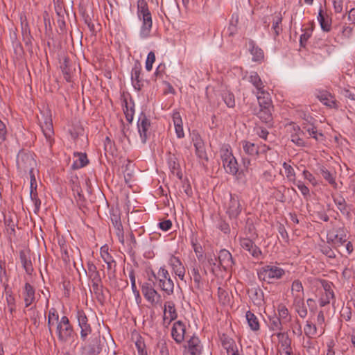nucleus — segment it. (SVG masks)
Masks as SVG:
<instances>
[{"label": "nucleus", "instance_id": "f257e3e1", "mask_svg": "<svg viewBox=\"0 0 355 355\" xmlns=\"http://www.w3.org/2000/svg\"><path fill=\"white\" fill-rule=\"evenodd\" d=\"M284 275L285 270L283 268L273 265H266L257 270L259 279L268 284L282 279Z\"/></svg>", "mask_w": 355, "mask_h": 355}, {"label": "nucleus", "instance_id": "0e129e2a", "mask_svg": "<svg viewBox=\"0 0 355 355\" xmlns=\"http://www.w3.org/2000/svg\"><path fill=\"white\" fill-rule=\"evenodd\" d=\"M4 287L6 292V300L8 306H12L13 304H16L15 298L13 295L11 288H8V284H6Z\"/></svg>", "mask_w": 355, "mask_h": 355}, {"label": "nucleus", "instance_id": "5701e85b", "mask_svg": "<svg viewBox=\"0 0 355 355\" xmlns=\"http://www.w3.org/2000/svg\"><path fill=\"white\" fill-rule=\"evenodd\" d=\"M218 259L220 266L225 270H227L234 264L232 254L225 249L221 250L219 252Z\"/></svg>", "mask_w": 355, "mask_h": 355}, {"label": "nucleus", "instance_id": "39448f33", "mask_svg": "<svg viewBox=\"0 0 355 355\" xmlns=\"http://www.w3.org/2000/svg\"><path fill=\"white\" fill-rule=\"evenodd\" d=\"M17 166L19 170L24 173L31 172L36 166L33 154L30 152L20 150L17 156Z\"/></svg>", "mask_w": 355, "mask_h": 355}, {"label": "nucleus", "instance_id": "cd10ccee", "mask_svg": "<svg viewBox=\"0 0 355 355\" xmlns=\"http://www.w3.org/2000/svg\"><path fill=\"white\" fill-rule=\"evenodd\" d=\"M42 132L47 141L51 144V137L53 135V123L51 116L46 117L44 122L40 125Z\"/></svg>", "mask_w": 355, "mask_h": 355}, {"label": "nucleus", "instance_id": "393cba45", "mask_svg": "<svg viewBox=\"0 0 355 355\" xmlns=\"http://www.w3.org/2000/svg\"><path fill=\"white\" fill-rule=\"evenodd\" d=\"M333 200L343 215L347 216L351 215V206L347 204L345 199L342 196H333Z\"/></svg>", "mask_w": 355, "mask_h": 355}, {"label": "nucleus", "instance_id": "774afa93", "mask_svg": "<svg viewBox=\"0 0 355 355\" xmlns=\"http://www.w3.org/2000/svg\"><path fill=\"white\" fill-rule=\"evenodd\" d=\"M320 250L323 254L326 255L329 258L334 259L336 257L334 251L328 245H322Z\"/></svg>", "mask_w": 355, "mask_h": 355}, {"label": "nucleus", "instance_id": "6e6d98bb", "mask_svg": "<svg viewBox=\"0 0 355 355\" xmlns=\"http://www.w3.org/2000/svg\"><path fill=\"white\" fill-rule=\"evenodd\" d=\"M196 155L202 161L208 162V156L205 150V144L195 146Z\"/></svg>", "mask_w": 355, "mask_h": 355}, {"label": "nucleus", "instance_id": "b1692460", "mask_svg": "<svg viewBox=\"0 0 355 355\" xmlns=\"http://www.w3.org/2000/svg\"><path fill=\"white\" fill-rule=\"evenodd\" d=\"M277 337L279 339V343L282 348L283 351L286 355H291L293 353L291 347V339L287 333L278 332L276 334Z\"/></svg>", "mask_w": 355, "mask_h": 355}, {"label": "nucleus", "instance_id": "338daca9", "mask_svg": "<svg viewBox=\"0 0 355 355\" xmlns=\"http://www.w3.org/2000/svg\"><path fill=\"white\" fill-rule=\"evenodd\" d=\"M135 345L139 355H148L146 345L141 338L136 341Z\"/></svg>", "mask_w": 355, "mask_h": 355}, {"label": "nucleus", "instance_id": "1a4fd4ad", "mask_svg": "<svg viewBox=\"0 0 355 355\" xmlns=\"http://www.w3.org/2000/svg\"><path fill=\"white\" fill-rule=\"evenodd\" d=\"M327 240L334 248L340 247L347 241L346 231L343 228L332 230L327 234Z\"/></svg>", "mask_w": 355, "mask_h": 355}, {"label": "nucleus", "instance_id": "864d4df0", "mask_svg": "<svg viewBox=\"0 0 355 355\" xmlns=\"http://www.w3.org/2000/svg\"><path fill=\"white\" fill-rule=\"evenodd\" d=\"M222 98L228 107H234L235 98L233 93L229 91H225L222 93Z\"/></svg>", "mask_w": 355, "mask_h": 355}, {"label": "nucleus", "instance_id": "e2e57ef3", "mask_svg": "<svg viewBox=\"0 0 355 355\" xmlns=\"http://www.w3.org/2000/svg\"><path fill=\"white\" fill-rule=\"evenodd\" d=\"M62 72L64 75V78L67 82L71 81V71L68 65L67 59H64L63 64L61 65Z\"/></svg>", "mask_w": 355, "mask_h": 355}, {"label": "nucleus", "instance_id": "2eb2a0df", "mask_svg": "<svg viewBox=\"0 0 355 355\" xmlns=\"http://www.w3.org/2000/svg\"><path fill=\"white\" fill-rule=\"evenodd\" d=\"M141 291L146 300L152 304L157 303L161 298V295L149 283L142 285Z\"/></svg>", "mask_w": 355, "mask_h": 355}, {"label": "nucleus", "instance_id": "4d7b16f0", "mask_svg": "<svg viewBox=\"0 0 355 355\" xmlns=\"http://www.w3.org/2000/svg\"><path fill=\"white\" fill-rule=\"evenodd\" d=\"M304 331L308 338H313L317 334L316 325L310 321H306V324L304 328Z\"/></svg>", "mask_w": 355, "mask_h": 355}, {"label": "nucleus", "instance_id": "aec40b11", "mask_svg": "<svg viewBox=\"0 0 355 355\" xmlns=\"http://www.w3.org/2000/svg\"><path fill=\"white\" fill-rule=\"evenodd\" d=\"M168 264L171 267L173 272L177 275L181 280H183L185 275V268L178 257L171 255L169 260Z\"/></svg>", "mask_w": 355, "mask_h": 355}, {"label": "nucleus", "instance_id": "c03bdc74", "mask_svg": "<svg viewBox=\"0 0 355 355\" xmlns=\"http://www.w3.org/2000/svg\"><path fill=\"white\" fill-rule=\"evenodd\" d=\"M277 317L284 324L291 321V316L290 315L288 310L285 305L282 304H279L277 306Z\"/></svg>", "mask_w": 355, "mask_h": 355}, {"label": "nucleus", "instance_id": "ddd939ff", "mask_svg": "<svg viewBox=\"0 0 355 355\" xmlns=\"http://www.w3.org/2000/svg\"><path fill=\"white\" fill-rule=\"evenodd\" d=\"M270 19L272 22V29L274 31V38L276 39V37H278L282 32V27L281 26L282 22V17L280 13H278L277 15L264 17L263 20L266 27L269 26Z\"/></svg>", "mask_w": 355, "mask_h": 355}, {"label": "nucleus", "instance_id": "6e6552de", "mask_svg": "<svg viewBox=\"0 0 355 355\" xmlns=\"http://www.w3.org/2000/svg\"><path fill=\"white\" fill-rule=\"evenodd\" d=\"M319 281L324 291V294L322 295L319 300L320 306L323 307L329 304L330 303V300H333L332 305L334 306L336 299L334 292L332 289L334 286L333 283L326 279H320Z\"/></svg>", "mask_w": 355, "mask_h": 355}, {"label": "nucleus", "instance_id": "09e8293b", "mask_svg": "<svg viewBox=\"0 0 355 355\" xmlns=\"http://www.w3.org/2000/svg\"><path fill=\"white\" fill-rule=\"evenodd\" d=\"M4 223L6 228V232L10 236L15 235V226L16 223L14 221L11 215L5 216L4 217Z\"/></svg>", "mask_w": 355, "mask_h": 355}, {"label": "nucleus", "instance_id": "9d476101", "mask_svg": "<svg viewBox=\"0 0 355 355\" xmlns=\"http://www.w3.org/2000/svg\"><path fill=\"white\" fill-rule=\"evenodd\" d=\"M239 243L241 247L248 251L255 259L259 260L263 258L262 251L252 239L248 238H240Z\"/></svg>", "mask_w": 355, "mask_h": 355}, {"label": "nucleus", "instance_id": "a19ab883", "mask_svg": "<svg viewBox=\"0 0 355 355\" xmlns=\"http://www.w3.org/2000/svg\"><path fill=\"white\" fill-rule=\"evenodd\" d=\"M74 155L77 156L78 158L73 161L71 165L72 169L76 170L83 168L88 164L89 160L85 153H74Z\"/></svg>", "mask_w": 355, "mask_h": 355}, {"label": "nucleus", "instance_id": "a18cd8bd", "mask_svg": "<svg viewBox=\"0 0 355 355\" xmlns=\"http://www.w3.org/2000/svg\"><path fill=\"white\" fill-rule=\"evenodd\" d=\"M129 278L131 282V288L132 291L135 296L136 302L137 304H139L141 302V297L139 294V291L137 290L136 286V278H135V270L133 269H130L129 271Z\"/></svg>", "mask_w": 355, "mask_h": 355}, {"label": "nucleus", "instance_id": "8fccbe9b", "mask_svg": "<svg viewBox=\"0 0 355 355\" xmlns=\"http://www.w3.org/2000/svg\"><path fill=\"white\" fill-rule=\"evenodd\" d=\"M291 293L293 296V300L296 296L304 295V288L301 281L295 279L291 285Z\"/></svg>", "mask_w": 355, "mask_h": 355}, {"label": "nucleus", "instance_id": "0eeeda50", "mask_svg": "<svg viewBox=\"0 0 355 355\" xmlns=\"http://www.w3.org/2000/svg\"><path fill=\"white\" fill-rule=\"evenodd\" d=\"M243 210L239 197L230 194V200L226 205V214L230 219H236Z\"/></svg>", "mask_w": 355, "mask_h": 355}, {"label": "nucleus", "instance_id": "f8f14e48", "mask_svg": "<svg viewBox=\"0 0 355 355\" xmlns=\"http://www.w3.org/2000/svg\"><path fill=\"white\" fill-rule=\"evenodd\" d=\"M272 107H255L253 109L252 112L256 115L263 123L268 124V127H272Z\"/></svg>", "mask_w": 355, "mask_h": 355}, {"label": "nucleus", "instance_id": "f704fd0d", "mask_svg": "<svg viewBox=\"0 0 355 355\" xmlns=\"http://www.w3.org/2000/svg\"><path fill=\"white\" fill-rule=\"evenodd\" d=\"M241 144L243 149L247 155L250 156L259 155L260 150L259 146L246 140L242 141Z\"/></svg>", "mask_w": 355, "mask_h": 355}, {"label": "nucleus", "instance_id": "a878e982", "mask_svg": "<svg viewBox=\"0 0 355 355\" xmlns=\"http://www.w3.org/2000/svg\"><path fill=\"white\" fill-rule=\"evenodd\" d=\"M318 20L323 31L327 33L331 31L332 23L331 17L329 15L324 14L322 8H320Z\"/></svg>", "mask_w": 355, "mask_h": 355}, {"label": "nucleus", "instance_id": "2f4dec72", "mask_svg": "<svg viewBox=\"0 0 355 355\" xmlns=\"http://www.w3.org/2000/svg\"><path fill=\"white\" fill-rule=\"evenodd\" d=\"M248 294L252 302L257 306H261L263 300V292L259 288H252L248 291Z\"/></svg>", "mask_w": 355, "mask_h": 355}, {"label": "nucleus", "instance_id": "3c124183", "mask_svg": "<svg viewBox=\"0 0 355 355\" xmlns=\"http://www.w3.org/2000/svg\"><path fill=\"white\" fill-rule=\"evenodd\" d=\"M137 7V17L151 14L146 0H138Z\"/></svg>", "mask_w": 355, "mask_h": 355}, {"label": "nucleus", "instance_id": "4be33fe9", "mask_svg": "<svg viewBox=\"0 0 355 355\" xmlns=\"http://www.w3.org/2000/svg\"><path fill=\"white\" fill-rule=\"evenodd\" d=\"M23 298L25 304V307L31 306L35 300V289L28 282L25 283L23 288Z\"/></svg>", "mask_w": 355, "mask_h": 355}, {"label": "nucleus", "instance_id": "79ce46f5", "mask_svg": "<svg viewBox=\"0 0 355 355\" xmlns=\"http://www.w3.org/2000/svg\"><path fill=\"white\" fill-rule=\"evenodd\" d=\"M200 341L198 337L193 336L188 341L189 351L192 355H198L201 352Z\"/></svg>", "mask_w": 355, "mask_h": 355}, {"label": "nucleus", "instance_id": "c85d7f7f", "mask_svg": "<svg viewBox=\"0 0 355 355\" xmlns=\"http://www.w3.org/2000/svg\"><path fill=\"white\" fill-rule=\"evenodd\" d=\"M168 164L171 173L176 175L179 179H182V173L180 169V165L175 155L169 153Z\"/></svg>", "mask_w": 355, "mask_h": 355}, {"label": "nucleus", "instance_id": "58836bf2", "mask_svg": "<svg viewBox=\"0 0 355 355\" xmlns=\"http://www.w3.org/2000/svg\"><path fill=\"white\" fill-rule=\"evenodd\" d=\"M19 258L23 268L28 275H31L33 272V267L30 257H28L24 250L20 251Z\"/></svg>", "mask_w": 355, "mask_h": 355}, {"label": "nucleus", "instance_id": "c756f323", "mask_svg": "<svg viewBox=\"0 0 355 355\" xmlns=\"http://www.w3.org/2000/svg\"><path fill=\"white\" fill-rule=\"evenodd\" d=\"M302 129L307 132L309 136L315 139L316 141L324 140V135L322 132H318L316 127L314 125L313 123H306L305 122H302Z\"/></svg>", "mask_w": 355, "mask_h": 355}, {"label": "nucleus", "instance_id": "7c9ffc66", "mask_svg": "<svg viewBox=\"0 0 355 355\" xmlns=\"http://www.w3.org/2000/svg\"><path fill=\"white\" fill-rule=\"evenodd\" d=\"M293 306L300 318H304L306 317L308 311L304 302V297L296 296L293 300Z\"/></svg>", "mask_w": 355, "mask_h": 355}, {"label": "nucleus", "instance_id": "9b49d317", "mask_svg": "<svg viewBox=\"0 0 355 355\" xmlns=\"http://www.w3.org/2000/svg\"><path fill=\"white\" fill-rule=\"evenodd\" d=\"M150 126V121L144 112H141L137 121L138 131L141 142L145 144L148 138V131Z\"/></svg>", "mask_w": 355, "mask_h": 355}, {"label": "nucleus", "instance_id": "052dcab7", "mask_svg": "<svg viewBox=\"0 0 355 355\" xmlns=\"http://www.w3.org/2000/svg\"><path fill=\"white\" fill-rule=\"evenodd\" d=\"M125 105L123 108V112L125 116L126 120L131 123L133 121L134 117V113H135V109H134V103H132V105L129 107L128 102L125 101Z\"/></svg>", "mask_w": 355, "mask_h": 355}, {"label": "nucleus", "instance_id": "49530a36", "mask_svg": "<svg viewBox=\"0 0 355 355\" xmlns=\"http://www.w3.org/2000/svg\"><path fill=\"white\" fill-rule=\"evenodd\" d=\"M284 324L282 322V320L276 315L269 318L268 327H269L270 329L273 331H282L283 329Z\"/></svg>", "mask_w": 355, "mask_h": 355}, {"label": "nucleus", "instance_id": "e433bc0d", "mask_svg": "<svg viewBox=\"0 0 355 355\" xmlns=\"http://www.w3.org/2000/svg\"><path fill=\"white\" fill-rule=\"evenodd\" d=\"M220 341L223 347L226 350L227 354L232 353L235 349H238L235 341L225 334L222 335Z\"/></svg>", "mask_w": 355, "mask_h": 355}, {"label": "nucleus", "instance_id": "de8ad7c7", "mask_svg": "<svg viewBox=\"0 0 355 355\" xmlns=\"http://www.w3.org/2000/svg\"><path fill=\"white\" fill-rule=\"evenodd\" d=\"M249 81L255 87L257 92L264 89L263 82L257 72L252 71L250 73Z\"/></svg>", "mask_w": 355, "mask_h": 355}, {"label": "nucleus", "instance_id": "c9c22d12", "mask_svg": "<svg viewBox=\"0 0 355 355\" xmlns=\"http://www.w3.org/2000/svg\"><path fill=\"white\" fill-rule=\"evenodd\" d=\"M257 98L259 103V107H272L270 94L264 89L257 92Z\"/></svg>", "mask_w": 355, "mask_h": 355}, {"label": "nucleus", "instance_id": "603ef678", "mask_svg": "<svg viewBox=\"0 0 355 355\" xmlns=\"http://www.w3.org/2000/svg\"><path fill=\"white\" fill-rule=\"evenodd\" d=\"M220 158L222 162H227V160L234 157L231 147L228 144H224L222 146L220 150Z\"/></svg>", "mask_w": 355, "mask_h": 355}, {"label": "nucleus", "instance_id": "7ed1b4c3", "mask_svg": "<svg viewBox=\"0 0 355 355\" xmlns=\"http://www.w3.org/2000/svg\"><path fill=\"white\" fill-rule=\"evenodd\" d=\"M80 347L79 355H99L103 349V343L101 340L100 333L94 334Z\"/></svg>", "mask_w": 355, "mask_h": 355}, {"label": "nucleus", "instance_id": "13d9d810", "mask_svg": "<svg viewBox=\"0 0 355 355\" xmlns=\"http://www.w3.org/2000/svg\"><path fill=\"white\" fill-rule=\"evenodd\" d=\"M303 134V132L300 130L298 127L297 131L295 134L291 135V141L295 144L297 146L303 147L306 146L304 139L300 137V135Z\"/></svg>", "mask_w": 355, "mask_h": 355}, {"label": "nucleus", "instance_id": "473e14b6", "mask_svg": "<svg viewBox=\"0 0 355 355\" xmlns=\"http://www.w3.org/2000/svg\"><path fill=\"white\" fill-rule=\"evenodd\" d=\"M248 43L250 51L252 55V60L254 62H260L263 60L264 58L263 50L257 46L252 40H250Z\"/></svg>", "mask_w": 355, "mask_h": 355}, {"label": "nucleus", "instance_id": "f3484780", "mask_svg": "<svg viewBox=\"0 0 355 355\" xmlns=\"http://www.w3.org/2000/svg\"><path fill=\"white\" fill-rule=\"evenodd\" d=\"M141 72V65L137 62L131 71L132 83L135 89L140 91L144 86V80L140 77Z\"/></svg>", "mask_w": 355, "mask_h": 355}, {"label": "nucleus", "instance_id": "ea45409f", "mask_svg": "<svg viewBox=\"0 0 355 355\" xmlns=\"http://www.w3.org/2000/svg\"><path fill=\"white\" fill-rule=\"evenodd\" d=\"M223 165L226 172L229 174L235 175L239 172L238 163L234 157L227 160V162H223Z\"/></svg>", "mask_w": 355, "mask_h": 355}, {"label": "nucleus", "instance_id": "69168bd1", "mask_svg": "<svg viewBox=\"0 0 355 355\" xmlns=\"http://www.w3.org/2000/svg\"><path fill=\"white\" fill-rule=\"evenodd\" d=\"M313 29L309 28L305 29L304 33L300 35V45L301 47H305L306 42L311 37Z\"/></svg>", "mask_w": 355, "mask_h": 355}, {"label": "nucleus", "instance_id": "20e7f679", "mask_svg": "<svg viewBox=\"0 0 355 355\" xmlns=\"http://www.w3.org/2000/svg\"><path fill=\"white\" fill-rule=\"evenodd\" d=\"M56 334L59 341L62 343H66L73 338L75 331L68 317H61L56 325Z\"/></svg>", "mask_w": 355, "mask_h": 355}, {"label": "nucleus", "instance_id": "bb28decb", "mask_svg": "<svg viewBox=\"0 0 355 355\" xmlns=\"http://www.w3.org/2000/svg\"><path fill=\"white\" fill-rule=\"evenodd\" d=\"M316 97L319 101L322 103L324 105L333 107L336 105V99L331 93L326 90H320L316 94Z\"/></svg>", "mask_w": 355, "mask_h": 355}, {"label": "nucleus", "instance_id": "f03ea898", "mask_svg": "<svg viewBox=\"0 0 355 355\" xmlns=\"http://www.w3.org/2000/svg\"><path fill=\"white\" fill-rule=\"evenodd\" d=\"M153 277L157 281L158 287L167 295L173 294L174 282L164 267H161L157 274L153 272Z\"/></svg>", "mask_w": 355, "mask_h": 355}, {"label": "nucleus", "instance_id": "5fc2aeb1", "mask_svg": "<svg viewBox=\"0 0 355 355\" xmlns=\"http://www.w3.org/2000/svg\"><path fill=\"white\" fill-rule=\"evenodd\" d=\"M93 292L98 300L104 299L103 286L101 282H92Z\"/></svg>", "mask_w": 355, "mask_h": 355}, {"label": "nucleus", "instance_id": "4c0bfd02", "mask_svg": "<svg viewBox=\"0 0 355 355\" xmlns=\"http://www.w3.org/2000/svg\"><path fill=\"white\" fill-rule=\"evenodd\" d=\"M318 171L319 173L323 177V178L329 182V184H331L334 188H336L337 184L332 173H331L323 165H319L318 167Z\"/></svg>", "mask_w": 355, "mask_h": 355}, {"label": "nucleus", "instance_id": "423d86ee", "mask_svg": "<svg viewBox=\"0 0 355 355\" xmlns=\"http://www.w3.org/2000/svg\"><path fill=\"white\" fill-rule=\"evenodd\" d=\"M76 318L78 325L80 329V337L82 341H86L88 336L92 334V327L89 322V318L83 309H77Z\"/></svg>", "mask_w": 355, "mask_h": 355}, {"label": "nucleus", "instance_id": "dca6fc26", "mask_svg": "<svg viewBox=\"0 0 355 355\" xmlns=\"http://www.w3.org/2000/svg\"><path fill=\"white\" fill-rule=\"evenodd\" d=\"M139 19L142 21L140 28L139 36L142 39H146L150 37L151 29L153 27L152 15H146L138 17Z\"/></svg>", "mask_w": 355, "mask_h": 355}, {"label": "nucleus", "instance_id": "6ab92c4d", "mask_svg": "<svg viewBox=\"0 0 355 355\" xmlns=\"http://www.w3.org/2000/svg\"><path fill=\"white\" fill-rule=\"evenodd\" d=\"M200 266L195 263L191 268V271L189 272L191 279H193L195 288L198 291H202L203 290L204 282L201 275L200 274Z\"/></svg>", "mask_w": 355, "mask_h": 355}, {"label": "nucleus", "instance_id": "4468645a", "mask_svg": "<svg viewBox=\"0 0 355 355\" xmlns=\"http://www.w3.org/2000/svg\"><path fill=\"white\" fill-rule=\"evenodd\" d=\"M111 222L115 229L116 235L119 241L124 244V232L119 211H112L110 216Z\"/></svg>", "mask_w": 355, "mask_h": 355}, {"label": "nucleus", "instance_id": "412c9836", "mask_svg": "<svg viewBox=\"0 0 355 355\" xmlns=\"http://www.w3.org/2000/svg\"><path fill=\"white\" fill-rule=\"evenodd\" d=\"M178 318V313L175 309V303L173 301H166L164 303V322H166L167 320L168 324H169L172 321L175 320Z\"/></svg>", "mask_w": 355, "mask_h": 355}, {"label": "nucleus", "instance_id": "72a5a7b5", "mask_svg": "<svg viewBox=\"0 0 355 355\" xmlns=\"http://www.w3.org/2000/svg\"><path fill=\"white\" fill-rule=\"evenodd\" d=\"M87 271L85 270V272L87 273L89 279L91 282H101L100 272L95 264L93 262L89 261L87 264Z\"/></svg>", "mask_w": 355, "mask_h": 355}, {"label": "nucleus", "instance_id": "37998d69", "mask_svg": "<svg viewBox=\"0 0 355 355\" xmlns=\"http://www.w3.org/2000/svg\"><path fill=\"white\" fill-rule=\"evenodd\" d=\"M245 318L250 328L254 331H258L260 329V324L257 317L250 311H248L245 313Z\"/></svg>", "mask_w": 355, "mask_h": 355}, {"label": "nucleus", "instance_id": "bf43d9fd", "mask_svg": "<svg viewBox=\"0 0 355 355\" xmlns=\"http://www.w3.org/2000/svg\"><path fill=\"white\" fill-rule=\"evenodd\" d=\"M284 169L285 170L286 176L288 181H294L296 178L295 172L292 166L286 162H284L282 164Z\"/></svg>", "mask_w": 355, "mask_h": 355}, {"label": "nucleus", "instance_id": "680f3d73", "mask_svg": "<svg viewBox=\"0 0 355 355\" xmlns=\"http://www.w3.org/2000/svg\"><path fill=\"white\" fill-rule=\"evenodd\" d=\"M218 257H216L215 256H210L207 259V263L209 266L211 268V272L214 274L216 269L220 270L221 266L220 265V263L218 262Z\"/></svg>", "mask_w": 355, "mask_h": 355}, {"label": "nucleus", "instance_id": "a211bd4d", "mask_svg": "<svg viewBox=\"0 0 355 355\" xmlns=\"http://www.w3.org/2000/svg\"><path fill=\"white\" fill-rule=\"evenodd\" d=\"M185 331V324L182 321L178 320L174 322L171 329V336L177 343L180 344L184 340Z\"/></svg>", "mask_w": 355, "mask_h": 355}]
</instances>
